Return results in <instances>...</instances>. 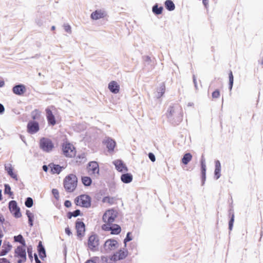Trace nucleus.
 Returning a JSON list of instances; mask_svg holds the SVG:
<instances>
[{
  "instance_id": "nucleus-12",
  "label": "nucleus",
  "mask_w": 263,
  "mask_h": 263,
  "mask_svg": "<svg viewBox=\"0 0 263 263\" xmlns=\"http://www.w3.org/2000/svg\"><path fill=\"white\" fill-rule=\"evenodd\" d=\"M103 144L106 145L108 151L110 152L114 150L116 143L115 140L110 138H107L103 141Z\"/></svg>"
},
{
  "instance_id": "nucleus-38",
  "label": "nucleus",
  "mask_w": 263,
  "mask_h": 263,
  "mask_svg": "<svg viewBox=\"0 0 263 263\" xmlns=\"http://www.w3.org/2000/svg\"><path fill=\"white\" fill-rule=\"evenodd\" d=\"M229 88L230 90L231 91L232 87H233V82H234L233 75L232 72L231 71H230L229 73Z\"/></svg>"
},
{
  "instance_id": "nucleus-21",
  "label": "nucleus",
  "mask_w": 263,
  "mask_h": 263,
  "mask_svg": "<svg viewBox=\"0 0 263 263\" xmlns=\"http://www.w3.org/2000/svg\"><path fill=\"white\" fill-rule=\"evenodd\" d=\"M46 116L48 122L49 124L51 125H54L56 123V121L55 120V118L54 115L52 114V111L49 109H46Z\"/></svg>"
},
{
  "instance_id": "nucleus-60",
  "label": "nucleus",
  "mask_w": 263,
  "mask_h": 263,
  "mask_svg": "<svg viewBox=\"0 0 263 263\" xmlns=\"http://www.w3.org/2000/svg\"><path fill=\"white\" fill-rule=\"evenodd\" d=\"M5 82L3 80H0V87H2L4 86Z\"/></svg>"
},
{
  "instance_id": "nucleus-17",
  "label": "nucleus",
  "mask_w": 263,
  "mask_h": 263,
  "mask_svg": "<svg viewBox=\"0 0 263 263\" xmlns=\"http://www.w3.org/2000/svg\"><path fill=\"white\" fill-rule=\"evenodd\" d=\"M108 88L110 92L115 94L118 93L120 90V85L114 81H111L108 84Z\"/></svg>"
},
{
  "instance_id": "nucleus-15",
  "label": "nucleus",
  "mask_w": 263,
  "mask_h": 263,
  "mask_svg": "<svg viewBox=\"0 0 263 263\" xmlns=\"http://www.w3.org/2000/svg\"><path fill=\"white\" fill-rule=\"evenodd\" d=\"M127 255V251L126 250H120L115 253L112 256L114 260H120L124 259Z\"/></svg>"
},
{
  "instance_id": "nucleus-31",
  "label": "nucleus",
  "mask_w": 263,
  "mask_h": 263,
  "mask_svg": "<svg viewBox=\"0 0 263 263\" xmlns=\"http://www.w3.org/2000/svg\"><path fill=\"white\" fill-rule=\"evenodd\" d=\"M163 9V7H158V4H156L152 8V11L154 14L159 15L162 13Z\"/></svg>"
},
{
  "instance_id": "nucleus-16",
  "label": "nucleus",
  "mask_w": 263,
  "mask_h": 263,
  "mask_svg": "<svg viewBox=\"0 0 263 263\" xmlns=\"http://www.w3.org/2000/svg\"><path fill=\"white\" fill-rule=\"evenodd\" d=\"M13 92L17 95H22L26 91V87L23 84L15 85L12 88Z\"/></svg>"
},
{
  "instance_id": "nucleus-62",
  "label": "nucleus",
  "mask_w": 263,
  "mask_h": 263,
  "mask_svg": "<svg viewBox=\"0 0 263 263\" xmlns=\"http://www.w3.org/2000/svg\"><path fill=\"white\" fill-rule=\"evenodd\" d=\"M1 192H2V191H1V190H0V200L2 199V195Z\"/></svg>"
},
{
  "instance_id": "nucleus-43",
  "label": "nucleus",
  "mask_w": 263,
  "mask_h": 263,
  "mask_svg": "<svg viewBox=\"0 0 263 263\" xmlns=\"http://www.w3.org/2000/svg\"><path fill=\"white\" fill-rule=\"evenodd\" d=\"M132 237L131 236V232H128L126 234V236L124 240V243L126 245V243L132 240Z\"/></svg>"
},
{
  "instance_id": "nucleus-25",
  "label": "nucleus",
  "mask_w": 263,
  "mask_h": 263,
  "mask_svg": "<svg viewBox=\"0 0 263 263\" xmlns=\"http://www.w3.org/2000/svg\"><path fill=\"white\" fill-rule=\"evenodd\" d=\"M104 13L102 12L101 10H96L93 12L91 14V18L92 20H97L100 18L104 17Z\"/></svg>"
},
{
  "instance_id": "nucleus-27",
  "label": "nucleus",
  "mask_w": 263,
  "mask_h": 263,
  "mask_svg": "<svg viewBox=\"0 0 263 263\" xmlns=\"http://www.w3.org/2000/svg\"><path fill=\"white\" fill-rule=\"evenodd\" d=\"M121 227L116 224H112L110 225V229L107 230V231H111V233L112 234H119L121 232Z\"/></svg>"
},
{
  "instance_id": "nucleus-26",
  "label": "nucleus",
  "mask_w": 263,
  "mask_h": 263,
  "mask_svg": "<svg viewBox=\"0 0 263 263\" xmlns=\"http://www.w3.org/2000/svg\"><path fill=\"white\" fill-rule=\"evenodd\" d=\"M5 169L11 178L14 179L15 180H17L18 178L17 175L13 172V168L10 164L9 165H5Z\"/></svg>"
},
{
  "instance_id": "nucleus-3",
  "label": "nucleus",
  "mask_w": 263,
  "mask_h": 263,
  "mask_svg": "<svg viewBox=\"0 0 263 263\" xmlns=\"http://www.w3.org/2000/svg\"><path fill=\"white\" fill-rule=\"evenodd\" d=\"M77 177L74 174H69L64 180V186L67 192H72L77 185Z\"/></svg>"
},
{
  "instance_id": "nucleus-10",
  "label": "nucleus",
  "mask_w": 263,
  "mask_h": 263,
  "mask_svg": "<svg viewBox=\"0 0 263 263\" xmlns=\"http://www.w3.org/2000/svg\"><path fill=\"white\" fill-rule=\"evenodd\" d=\"M76 229L77 230V236L79 237H83L85 232V226L83 221L79 220V219L76 222Z\"/></svg>"
},
{
  "instance_id": "nucleus-63",
  "label": "nucleus",
  "mask_w": 263,
  "mask_h": 263,
  "mask_svg": "<svg viewBox=\"0 0 263 263\" xmlns=\"http://www.w3.org/2000/svg\"><path fill=\"white\" fill-rule=\"evenodd\" d=\"M23 261L22 259H19L17 261V263H22Z\"/></svg>"
},
{
  "instance_id": "nucleus-1",
  "label": "nucleus",
  "mask_w": 263,
  "mask_h": 263,
  "mask_svg": "<svg viewBox=\"0 0 263 263\" xmlns=\"http://www.w3.org/2000/svg\"><path fill=\"white\" fill-rule=\"evenodd\" d=\"M166 117L173 125H178L182 120L183 110L178 104L170 105L167 110Z\"/></svg>"
},
{
  "instance_id": "nucleus-5",
  "label": "nucleus",
  "mask_w": 263,
  "mask_h": 263,
  "mask_svg": "<svg viewBox=\"0 0 263 263\" xmlns=\"http://www.w3.org/2000/svg\"><path fill=\"white\" fill-rule=\"evenodd\" d=\"M74 202L77 205L85 208H90L91 206V198L87 195H80L76 198Z\"/></svg>"
},
{
  "instance_id": "nucleus-28",
  "label": "nucleus",
  "mask_w": 263,
  "mask_h": 263,
  "mask_svg": "<svg viewBox=\"0 0 263 263\" xmlns=\"http://www.w3.org/2000/svg\"><path fill=\"white\" fill-rule=\"evenodd\" d=\"M49 166L53 174H59L62 170V167L58 164H50Z\"/></svg>"
},
{
  "instance_id": "nucleus-22",
  "label": "nucleus",
  "mask_w": 263,
  "mask_h": 263,
  "mask_svg": "<svg viewBox=\"0 0 263 263\" xmlns=\"http://www.w3.org/2000/svg\"><path fill=\"white\" fill-rule=\"evenodd\" d=\"M37 252L41 259L44 260V258L46 257V251L41 241L39 242L37 246Z\"/></svg>"
},
{
  "instance_id": "nucleus-13",
  "label": "nucleus",
  "mask_w": 263,
  "mask_h": 263,
  "mask_svg": "<svg viewBox=\"0 0 263 263\" xmlns=\"http://www.w3.org/2000/svg\"><path fill=\"white\" fill-rule=\"evenodd\" d=\"M201 163V180H202V185L204 184L205 179H206V164H205V160L203 157L202 156L200 161Z\"/></svg>"
},
{
  "instance_id": "nucleus-29",
  "label": "nucleus",
  "mask_w": 263,
  "mask_h": 263,
  "mask_svg": "<svg viewBox=\"0 0 263 263\" xmlns=\"http://www.w3.org/2000/svg\"><path fill=\"white\" fill-rule=\"evenodd\" d=\"M165 90V86L164 83L160 84L159 87L157 89L156 97L160 98L164 93Z\"/></svg>"
},
{
  "instance_id": "nucleus-56",
  "label": "nucleus",
  "mask_w": 263,
  "mask_h": 263,
  "mask_svg": "<svg viewBox=\"0 0 263 263\" xmlns=\"http://www.w3.org/2000/svg\"><path fill=\"white\" fill-rule=\"evenodd\" d=\"M65 233L67 234L68 235H70L71 234V231L69 228H66L65 229Z\"/></svg>"
},
{
  "instance_id": "nucleus-61",
  "label": "nucleus",
  "mask_w": 263,
  "mask_h": 263,
  "mask_svg": "<svg viewBox=\"0 0 263 263\" xmlns=\"http://www.w3.org/2000/svg\"><path fill=\"white\" fill-rule=\"evenodd\" d=\"M85 263H96V262L92 260H87Z\"/></svg>"
},
{
  "instance_id": "nucleus-64",
  "label": "nucleus",
  "mask_w": 263,
  "mask_h": 263,
  "mask_svg": "<svg viewBox=\"0 0 263 263\" xmlns=\"http://www.w3.org/2000/svg\"><path fill=\"white\" fill-rule=\"evenodd\" d=\"M54 29H55V26H52L51 30H53Z\"/></svg>"
},
{
  "instance_id": "nucleus-54",
  "label": "nucleus",
  "mask_w": 263,
  "mask_h": 263,
  "mask_svg": "<svg viewBox=\"0 0 263 263\" xmlns=\"http://www.w3.org/2000/svg\"><path fill=\"white\" fill-rule=\"evenodd\" d=\"M5 108L4 105L0 103V114H3Z\"/></svg>"
},
{
  "instance_id": "nucleus-49",
  "label": "nucleus",
  "mask_w": 263,
  "mask_h": 263,
  "mask_svg": "<svg viewBox=\"0 0 263 263\" xmlns=\"http://www.w3.org/2000/svg\"><path fill=\"white\" fill-rule=\"evenodd\" d=\"M27 252L28 254L29 257L32 259V248L31 247H28L27 248Z\"/></svg>"
},
{
  "instance_id": "nucleus-52",
  "label": "nucleus",
  "mask_w": 263,
  "mask_h": 263,
  "mask_svg": "<svg viewBox=\"0 0 263 263\" xmlns=\"http://www.w3.org/2000/svg\"><path fill=\"white\" fill-rule=\"evenodd\" d=\"M0 263H10V262L7 258H2L0 259Z\"/></svg>"
},
{
  "instance_id": "nucleus-58",
  "label": "nucleus",
  "mask_w": 263,
  "mask_h": 263,
  "mask_svg": "<svg viewBox=\"0 0 263 263\" xmlns=\"http://www.w3.org/2000/svg\"><path fill=\"white\" fill-rule=\"evenodd\" d=\"M5 221V218L4 217V216L2 215V214H0V223H3Z\"/></svg>"
},
{
  "instance_id": "nucleus-11",
  "label": "nucleus",
  "mask_w": 263,
  "mask_h": 263,
  "mask_svg": "<svg viewBox=\"0 0 263 263\" xmlns=\"http://www.w3.org/2000/svg\"><path fill=\"white\" fill-rule=\"evenodd\" d=\"M118 247V242L115 239H108L104 245V247L106 252L114 250Z\"/></svg>"
},
{
  "instance_id": "nucleus-39",
  "label": "nucleus",
  "mask_w": 263,
  "mask_h": 263,
  "mask_svg": "<svg viewBox=\"0 0 263 263\" xmlns=\"http://www.w3.org/2000/svg\"><path fill=\"white\" fill-rule=\"evenodd\" d=\"M33 204V201L32 198L27 197L25 202V205L27 208H31Z\"/></svg>"
},
{
  "instance_id": "nucleus-47",
  "label": "nucleus",
  "mask_w": 263,
  "mask_h": 263,
  "mask_svg": "<svg viewBox=\"0 0 263 263\" xmlns=\"http://www.w3.org/2000/svg\"><path fill=\"white\" fill-rule=\"evenodd\" d=\"M10 251V249H3L0 252V256H4L9 251Z\"/></svg>"
},
{
  "instance_id": "nucleus-30",
  "label": "nucleus",
  "mask_w": 263,
  "mask_h": 263,
  "mask_svg": "<svg viewBox=\"0 0 263 263\" xmlns=\"http://www.w3.org/2000/svg\"><path fill=\"white\" fill-rule=\"evenodd\" d=\"M165 7L168 11H173L175 8V6L174 3L171 0H166L165 3Z\"/></svg>"
},
{
  "instance_id": "nucleus-55",
  "label": "nucleus",
  "mask_w": 263,
  "mask_h": 263,
  "mask_svg": "<svg viewBox=\"0 0 263 263\" xmlns=\"http://www.w3.org/2000/svg\"><path fill=\"white\" fill-rule=\"evenodd\" d=\"M34 259L35 261V263H42L41 261H40V260L38 258V257H37L36 254L34 253Z\"/></svg>"
},
{
  "instance_id": "nucleus-18",
  "label": "nucleus",
  "mask_w": 263,
  "mask_h": 263,
  "mask_svg": "<svg viewBox=\"0 0 263 263\" xmlns=\"http://www.w3.org/2000/svg\"><path fill=\"white\" fill-rule=\"evenodd\" d=\"M113 163L116 166V168L119 172H122L123 171L127 172L128 171L127 167L125 165V164H124V163L122 160H115Z\"/></svg>"
},
{
  "instance_id": "nucleus-36",
  "label": "nucleus",
  "mask_w": 263,
  "mask_h": 263,
  "mask_svg": "<svg viewBox=\"0 0 263 263\" xmlns=\"http://www.w3.org/2000/svg\"><path fill=\"white\" fill-rule=\"evenodd\" d=\"M81 214V211L80 210H76L73 212H69L67 214L68 218L71 219L72 217H76Z\"/></svg>"
},
{
  "instance_id": "nucleus-57",
  "label": "nucleus",
  "mask_w": 263,
  "mask_h": 263,
  "mask_svg": "<svg viewBox=\"0 0 263 263\" xmlns=\"http://www.w3.org/2000/svg\"><path fill=\"white\" fill-rule=\"evenodd\" d=\"M202 3L206 8L208 6V0H202Z\"/></svg>"
},
{
  "instance_id": "nucleus-35",
  "label": "nucleus",
  "mask_w": 263,
  "mask_h": 263,
  "mask_svg": "<svg viewBox=\"0 0 263 263\" xmlns=\"http://www.w3.org/2000/svg\"><path fill=\"white\" fill-rule=\"evenodd\" d=\"M85 161L86 155L84 153L78 155L76 157V162L79 164L84 163V162H85Z\"/></svg>"
},
{
  "instance_id": "nucleus-59",
  "label": "nucleus",
  "mask_w": 263,
  "mask_h": 263,
  "mask_svg": "<svg viewBox=\"0 0 263 263\" xmlns=\"http://www.w3.org/2000/svg\"><path fill=\"white\" fill-rule=\"evenodd\" d=\"M48 170V166L47 165H44L43 166V170L44 171L46 172H47Z\"/></svg>"
},
{
  "instance_id": "nucleus-32",
  "label": "nucleus",
  "mask_w": 263,
  "mask_h": 263,
  "mask_svg": "<svg viewBox=\"0 0 263 263\" xmlns=\"http://www.w3.org/2000/svg\"><path fill=\"white\" fill-rule=\"evenodd\" d=\"M192 158V156L190 153H186L184 155L183 158H182V162L184 164H187L191 160Z\"/></svg>"
},
{
  "instance_id": "nucleus-14",
  "label": "nucleus",
  "mask_w": 263,
  "mask_h": 263,
  "mask_svg": "<svg viewBox=\"0 0 263 263\" xmlns=\"http://www.w3.org/2000/svg\"><path fill=\"white\" fill-rule=\"evenodd\" d=\"M15 253L16 254V256L22 258V260L25 262L27 259L26 252L25 249L21 246H18L15 250Z\"/></svg>"
},
{
  "instance_id": "nucleus-37",
  "label": "nucleus",
  "mask_w": 263,
  "mask_h": 263,
  "mask_svg": "<svg viewBox=\"0 0 263 263\" xmlns=\"http://www.w3.org/2000/svg\"><path fill=\"white\" fill-rule=\"evenodd\" d=\"M82 182L85 186H90L92 183L91 179L89 177L84 176L82 177Z\"/></svg>"
},
{
  "instance_id": "nucleus-9",
  "label": "nucleus",
  "mask_w": 263,
  "mask_h": 263,
  "mask_svg": "<svg viewBox=\"0 0 263 263\" xmlns=\"http://www.w3.org/2000/svg\"><path fill=\"white\" fill-rule=\"evenodd\" d=\"M27 132L30 134H34L40 129L39 123L35 121H29L27 124Z\"/></svg>"
},
{
  "instance_id": "nucleus-24",
  "label": "nucleus",
  "mask_w": 263,
  "mask_h": 263,
  "mask_svg": "<svg viewBox=\"0 0 263 263\" xmlns=\"http://www.w3.org/2000/svg\"><path fill=\"white\" fill-rule=\"evenodd\" d=\"M121 180L124 183H129L133 180V175L130 173L123 174L121 176Z\"/></svg>"
},
{
  "instance_id": "nucleus-6",
  "label": "nucleus",
  "mask_w": 263,
  "mask_h": 263,
  "mask_svg": "<svg viewBox=\"0 0 263 263\" xmlns=\"http://www.w3.org/2000/svg\"><path fill=\"white\" fill-rule=\"evenodd\" d=\"M63 154L66 157L72 158L76 155V149L70 143H64L62 145Z\"/></svg>"
},
{
  "instance_id": "nucleus-33",
  "label": "nucleus",
  "mask_w": 263,
  "mask_h": 263,
  "mask_svg": "<svg viewBox=\"0 0 263 263\" xmlns=\"http://www.w3.org/2000/svg\"><path fill=\"white\" fill-rule=\"evenodd\" d=\"M26 214L28 218V223L30 227H32L33 225V221L34 219V214L30 212L29 210H27Z\"/></svg>"
},
{
  "instance_id": "nucleus-7",
  "label": "nucleus",
  "mask_w": 263,
  "mask_h": 263,
  "mask_svg": "<svg viewBox=\"0 0 263 263\" xmlns=\"http://www.w3.org/2000/svg\"><path fill=\"white\" fill-rule=\"evenodd\" d=\"M98 236L96 234H93L90 236L88 239V247L92 251H95L98 250L99 243Z\"/></svg>"
},
{
  "instance_id": "nucleus-19",
  "label": "nucleus",
  "mask_w": 263,
  "mask_h": 263,
  "mask_svg": "<svg viewBox=\"0 0 263 263\" xmlns=\"http://www.w3.org/2000/svg\"><path fill=\"white\" fill-rule=\"evenodd\" d=\"M88 168L93 174L99 173V164L96 161H91L88 163Z\"/></svg>"
},
{
  "instance_id": "nucleus-23",
  "label": "nucleus",
  "mask_w": 263,
  "mask_h": 263,
  "mask_svg": "<svg viewBox=\"0 0 263 263\" xmlns=\"http://www.w3.org/2000/svg\"><path fill=\"white\" fill-rule=\"evenodd\" d=\"M229 216L230 218L229 221V230L231 231L233 229L235 217L234 210L232 208L229 210Z\"/></svg>"
},
{
  "instance_id": "nucleus-40",
  "label": "nucleus",
  "mask_w": 263,
  "mask_h": 263,
  "mask_svg": "<svg viewBox=\"0 0 263 263\" xmlns=\"http://www.w3.org/2000/svg\"><path fill=\"white\" fill-rule=\"evenodd\" d=\"M143 61L144 62L145 65H146L152 66V60L151 57L148 55H145L142 57Z\"/></svg>"
},
{
  "instance_id": "nucleus-4",
  "label": "nucleus",
  "mask_w": 263,
  "mask_h": 263,
  "mask_svg": "<svg viewBox=\"0 0 263 263\" xmlns=\"http://www.w3.org/2000/svg\"><path fill=\"white\" fill-rule=\"evenodd\" d=\"M39 146L42 151L50 153L54 148V144L51 139L43 137L40 140Z\"/></svg>"
},
{
  "instance_id": "nucleus-51",
  "label": "nucleus",
  "mask_w": 263,
  "mask_h": 263,
  "mask_svg": "<svg viewBox=\"0 0 263 263\" xmlns=\"http://www.w3.org/2000/svg\"><path fill=\"white\" fill-rule=\"evenodd\" d=\"M64 205L66 208H69L71 205V203L69 200H66L64 202Z\"/></svg>"
},
{
  "instance_id": "nucleus-46",
  "label": "nucleus",
  "mask_w": 263,
  "mask_h": 263,
  "mask_svg": "<svg viewBox=\"0 0 263 263\" xmlns=\"http://www.w3.org/2000/svg\"><path fill=\"white\" fill-rule=\"evenodd\" d=\"M64 28L66 32L70 33L71 32V27L68 24H64Z\"/></svg>"
},
{
  "instance_id": "nucleus-53",
  "label": "nucleus",
  "mask_w": 263,
  "mask_h": 263,
  "mask_svg": "<svg viewBox=\"0 0 263 263\" xmlns=\"http://www.w3.org/2000/svg\"><path fill=\"white\" fill-rule=\"evenodd\" d=\"M110 198L109 197L106 196L103 198L102 201L103 202H110Z\"/></svg>"
},
{
  "instance_id": "nucleus-44",
  "label": "nucleus",
  "mask_w": 263,
  "mask_h": 263,
  "mask_svg": "<svg viewBox=\"0 0 263 263\" xmlns=\"http://www.w3.org/2000/svg\"><path fill=\"white\" fill-rule=\"evenodd\" d=\"M213 99H217L220 97V91L218 89H216L212 93Z\"/></svg>"
},
{
  "instance_id": "nucleus-2",
  "label": "nucleus",
  "mask_w": 263,
  "mask_h": 263,
  "mask_svg": "<svg viewBox=\"0 0 263 263\" xmlns=\"http://www.w3.org/2000/svg\"><path fill=\"white\" fill-rule=\"evenodd\" d=\"M117 212L116 211L110 209L106 211L103 215L102 220L105 224L102 226V229L103 230L107 231L110 229V225L115 221L117 217Z\"/></svg>"
},
{
  "instance_id": "nucleus-42",
  "label": "nucleus",
  "mask_w": 263,
  "mask_h": 263,
  "mask_svg": "<svg viewBox=\"0 0 263 263\" xmlns=\"http://www.w3.org/2000/svg\"><path fill=\"white\" fill-rule=\"evenodd\" d=\"M5 194L12 195L13 193L11 192V187L9 184H5V190H4Z\"/></svg>"
},
{
  "instance_id": "nucleus-50",
  "label": "nucleus",
  "mask_w": 263,
  "mask_h": 263,
  "mask_svg": "<svg viewBox=\"0 0 263 263\" xmlns=\"http://www.w3.org/2000/svg\"><path fill=\"white\" fill-rule=\"evenodd\" d=\"M193 83L194 84L195 88L196 90L198 89V86H197V82L196 80V78L195 75H193Z\"/></svg>"
},
{
  "instance_id": "nucleus-8",
  "label": "nucleus",
  "mask_w": 263,
  "mask_h": 263,
  "mask_svg": "<svg viewBox=\"0 0 263 263\" xmlns=\"http://www.w3.org/2000/svg\"><path fill=\"white\" fill-rule=\"evenodd\" d=\"M9 208L10 212L15 218H20L22 214L20 208L17 206V202L15 200H11L9 203Z\"/></svg>"
},
{
  "instance_id": "nucleus-45",
  "label": "nucleus",
  "mask_w": 263,
  "mask_h": 263,
  "mask_svg": "<svg viewBox=\"0 0 263 263\" xmlns=\"http://www.w3.org/2000/svg\"><path fill=\"white\" fill-rule=\"evenodd\" d=\"M52 193L53 195L54 198L57 200H58L59 198V193L58 190L57 189H53L52 190Z\"/></svg>"
},
{
  "instance_id": "nucleus-34",
  "label": "nucleus",
  "mask_w": 263,
  "mask_h": 263,
  "mask_svg": "<svg viewBox=\"0 0 263 263\" xmlns=\"http://www.w3.org/2000/svg\"><path fill=\"white\" fill-rule=\"evenodd\" d=\"M14 240L16 242L20 243L24 247H26L25 241L21 234H19L14 237Z\"/></svg>"
},
{
  "instance_id": "nucleus-41",
  "label": "nucleus",
  "mask_w": 263,
  "mask_h": 263,
  "mask_svg": "<svg viewBox=\"0 0 263 263\" xmlns=\"http://www.w3.org/2000/svg\"><path fill=\"white\" fill-rule=\"evenodd\" d=\"M40 116V113L37 109H35L31 112V117L33 120L38 119Z\"/></svg>"
},
{
  "instance_id": "nucleus-20",
  "label": "nucleus",
  "mask_w": 263,
  "mask_h": 263,
  "mask_svg": "<svg viewBox=\"0 0 263 263\" xmlns=\"http://www.w3.org/2000/svg\"><path fill=\"white\" fill-rule=\"evenodd\" d=\"M221 164L219 160L215 161L214 178L216 180L218 179L221 176Z\"/></svg>"
},
{
  "instance_id": "nucleus-48",
  "label": "nucleus",
  "mask_w": 263,
  "mask_h": 263,
  "mask_svg": "<svg viewBox=\"0 0 263 263\" xmlns=\"http://www.w3.org/2000/svg\"><path fill=\"white\" fill-rule=\"evenodd\" d=\"M149 159L152 161L155 162L156 160V157L155 155L152 153H149L148 155Z\"/></svg>"
}]
</instances>
